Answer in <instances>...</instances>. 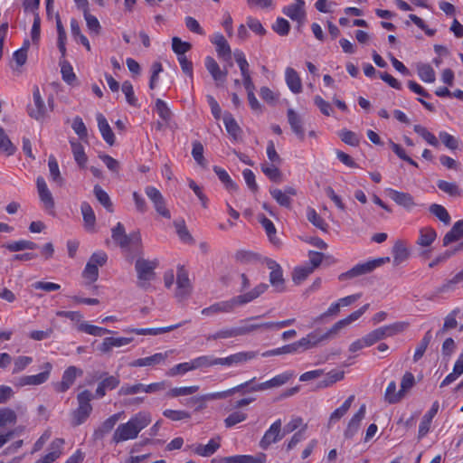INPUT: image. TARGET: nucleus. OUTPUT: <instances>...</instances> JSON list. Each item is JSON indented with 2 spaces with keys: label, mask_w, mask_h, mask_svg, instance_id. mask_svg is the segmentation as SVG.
<instances>
[{
  "label": "nucleus",
  "mask_w": 463,
  "mask_h": 463,
  "mask_svg": "<svg viewBox=\"0 0 463 463\" xmlns=\"http://www.w3.org/2000/svg\"><path fill=\"white\" fill-rule=\"evenodd\" d=\"M354 400V395L349 396L341 407L334 411L330 415L329 424L339 420L348 411Z\"/></svg>",
  "instance_id": "42"
},
{
  "label": "nucleus",
  "mask_w": 463,
  "mask_h": 463,
  "mask_svg": "<svg viewBox=\"0 0 463 463\" xmlns=\"http://www.w3.org/2000/svg\"><path fill=\"white\" fill-rule=\"evenodd\" d=\"M277 164H262L261 165V171L264 173V175L269 177L273 182H280L282 178V174L279 167L277 166Z\"/></svg>",
  "instance_id": "46"
},
{
  "label": "nucleus",
  "mask_w": 463,
  "mask_h": 463,
  "mask_svg": "<svg viewBox=\"0 0 463 463\" xmlns=\"http://www.w3.org/2000/svg\"><path fill=\"white\" fill-rule=\"evenodd\" d=\"M144 384L143 383H135V384H123L118 392V394L119 396H128V395H133L138 392H143Z\"/></svg>",
  "instance_id": "62"
},
{
  "label": "nucleus",
  "mask_w": 463,
  "mask_h": 463,
  "mask_svg": "<svg viewBox=\"0 0 463 463\" xmlns=\"http://www.w3.org/2000/svg\"><path fill=\"white\" fill-rule=\"evenodd\" d=\"M387 191L390 198L406 210L411 211L416 205L413 197L409 193L393 189H388Z\"/></svg>",
  "instance_id": "19"
},
{
  "label": "nucleus",
  "mask_w": 463,
  "mask_h": 463,
  "mask_svg": "<svg viewBox=\"0 0 463 463\" xmlns=\"http://www.w3.org/2000/svg\"><path fill=\"white\" fill-rule=\"evenodd\" d=\"M402 398L401 391L396 392L395 382H391L385 390L384 400L390 404H393L399 402Z\"/></svg>",
  "instance_id": "43"
},
{
  "label": "nucleus",
  "mask_w": 463,
  "mask_h": 463,
  "mask_svg": "<svg viewBox=\"0 0 463 463\" xmlns=\"http://www.w3.org/2000/svg\"><path fill=\"white\" fill-rule=\"evenodd\" d=\"M172 49L174 52L178 55V57L185 56L184 53L192 49V44L188 42L182 41L179 37L175 36L172 38Z\"/></svg>",
  "instance_id": "55"
},
{
  "label": "nucleus",
  "mask_w": 463,
  "mask_h": 463,
  "mask_svg": "<svg viewBox=\"0 0 463 463\" xmlns=\"http://www.w3.org/2000/svg\"><path fill=\"white\" fill-rule=\"evenodd\" d=\"M389 261H390L389 257H383V258L374 259V260H369L364 263H359V264L354 266L349 270L339 274L338 280H340V281L350 280L354 278L371 273L376 268H378Z\"/></svg>",
  "instance_id": "6"
},
{
  "label": "nucleus",
  "mask_w": 463,
  "mask_h": 463,
  "mask_svg": "<svg viewBox=\"0 0 463 463\" xmlns=\"http://www.w3.org/2000/svg\"><path fill=\"white\" fill-rule=\"evenodd\" d=\"M43 372L35 374V375H25L22 376L17 381V386L23 387L26 385H40L45 383L51 373L52 369V365L51 363L47 362L43 365Z\"/></svg>",
  "instance_id": "14"
},
{
  "label": "nucleus",
  "mask_w": 463,
  "mask_h": 463,
  "mask_svg": "<svg viewBox=\"0 0 463 463\" xmlns=\"http://www.w3.org/2000/svg\"><path fill=\"white\" fill-rule=\"evenodd\" d=\"M199 390L198 385L187 386V387H175L170 389L166 392V396L169 398H175L179 396L191 395Z\"/></svg>",
  "instance_id": "53"
},
{
  "label": "nucleus",
  "mask_w": 463,
  "mask_h": 463,
  "mask_svg": "<svg viewBox=\"0 0 463 463\" xmlns=\"http://www.w3.org/2000/svg\"><path fill=\"white\" fill-rule=\"evenodd\" d=\"M288 121L290 125L292 131L298 136L300 140H304L305 132L303 128V121L299 115H298L293 109H288L287 112Z\"/></svg>",
  "instance_id": "26"
},
{
  "label": "nucleus",
  "mask_w": 463,
  "mask_h": 463,
  "mask_svg": "<svg viewBox=\"0 0 463 463\" xmlns=\"http://www.w3.org/2000/svg\"><path fill=\"white\" fill-rule=\"evenodd\" d=\"M48 165L52 181L59 186H61L63 184V178L61 175L59 165L54 156H51L49 157Z\"/></svg>",
  "instance_id": "56"
},
{
  "label": "nucleus",
  "mask_w": 463,
  "mask_h": 463,
  "mask_svg": "<svg viewBox=\"0 0 463 463\" xmlns=\"http://www.w3.org/2000/svg\"><path fill=\"white\" fill-rule=\"evenodd\" d=\"M181 326H182V324H176V325H173V326H165V327L132 328V329H128L127 331L130 332V333H135V334L140 335H156L170 332L175 328H178Z\"/></svg>",
  "instance_id": "35"
},
{
  "label": "nucleus",
  "mask_w": 463,
  "mask_h": 463,
  "mask_svg": "<svg viewBox=\"0 0 463 463\" xmlns=\"http://www.w3.org/2000/svg\"><path fill=\"white\" fill-rule=\"evenodd\" d=\"M392 255L393 263L397 266L405 261L409 258L410 253L406 246L401 241H398L393 245Z\"/></svg>",
  "instance_id": "37"
},
{
  "label": "nucleus",
  "mask_w": 463,
  "mask_h": 463,
  "mask_svg": "<svg viewBox=\"0 0 463 463\" xmlns=\"http://www.w3.org/2000/svg\"><path fill=\"white\" fill-rule=\"evenodd\" d=\"M33 98V107H28L29 116L37 121H43L47 116V109L38 87H34Z\"/></svg>",
  "instance_id": "12"
},
{
  "label": "nucleus",
  "mask_w": 463,
  "mask_h": 463,
  "mask_svg": "<svg viewBox=\"0 0 463 463\" xmlns=\"http://www.w3.org/2000/svg\"><path fill=\"white\" fill-rule=\"evenodd\" d=\"M16 151L15 146L11 142L3 128L0 127V153L13 156Z\"/></svg>",
  "instance_id": "40"
},
{
  "label": "nucleus",
  "mask_w": 463,
  "mask_h": 463,
  "mask_svg": "<svg viewBox=\"0 0 463 463\" xmlns=\"http://www.w3.org/2000/svg\"><path fill=\"white\" fill-rule=\"evenodd\" d=\"M83 372L81 369L76 366H69L63 373L61 381L54 384V390L58 392H64L70 389V387L75 382L77 375H82Z\"/></svg>",
  "instance_id": "15"
},
{
  "label": "nucleus",
  "mask_w": 463,
  "mask_h": 463,
  "mask_svg": "<svg viewBox=\"0 0 463 463\" xmlns=\"http://www.w3.org/2000/svg\"><path fill=\"white\" fill-rule=\"evenodd\" d=\"M132 337H106L99 346V350L103 354H109L113 347H120L130 344Z\"/></svg>",
  "instance_id": "24"
},
{
  "label": "nucleus",
  "mask_w": 463,
  "mask_h": 463,
  "mask_svg": "<svg viewBox=\"0 0 463 463\" xmlns=\"http://www.w3.org/2000/svg\"><path fill=\"white\" fill-rule=\"evenodd\" d=\"M285 76L287 85L290 90L293 93H300L302 90V83L298 72L293 68L288 67L286 69Z\"/></svg>",
  "instance_id": "31"
},
{
  "label": "nucleus",
  "mask_w": 463,
  "mask_h": 463,
  "mask_svg": "<svg viewBox=\"0 0 463 463\" xmlns=\"http://www.w3.org/2000/svg\"><path fill=\"white\" fill-rule=\"evenodd\" d=\"M176 284V298H178L180 300L186 298L191 294L192 285L188 277V272L184 266L178 267Z\"/></svg>",
  "instance_id": "13"
},
{
  "label": "nucleus",
  "mask_w": 463,
  "mask_h": 463,
  "mask_svg": "<svg viewBox=\"0 0 463 463\" xmlns=\"http://www.w3.org/2000/svg\"><path fill=\"white\" fill-rule=\"evenodd\" d=\"M223 122L227 132L233 137V139L237 140L241 130L235 119L231 115H225Z\"/></svg>",
  "instance_id": "52"
},
{
  "label": "nucleus",
  "mask_w": 463,
  "mask_h": 463,
  "mask_svg": "<svg viewBox=\"0 0 463 463\" xmlns=\"http://www.w3.org/2000/svg\"><path fill=\"white\" fill-rule=\"evenodd\" d=\"M293 353H299L298 350V347L296 345V342L289 344V345H286L279 348H276L273 350L264 352L261 355L266 357V356L279 355V354H293Z\"/></svg>",
  "instance_id": "59"
},
{
  "label": "nucleus",
  "mask_w": 463,
  "mask_h": 463,
  "mask_svg": "<svg viewBox=\"0 0 463 463\" xmlns=\"http://www.w3.org/2000/svg\"><path fill=\"white\" fill-rule=\"evenodd\" d=\"M64 443L62 439H56L51 444L52 451L46 454L35 463H52L55 461L61 454V447Z\"/></svg>",
  "instance_id": "30"
},
{
  "label": "nucleus",
  "mask_w": 463,
  "mask_h": 463,
  "mask_svg": "<svg viewBox=\"0 0 463 463\" xmlns=\"http://www.w3.org/2000/svg\"><path fill=\"white\" fill-rule=\"evenodd\" d=\"M16 419V413L13 410L9 408L0 409V428L8 423H14Z\"/></svg>",
  "instance_id": "64"
},
{
  "label": "nucleus",
  "mask_w": 463,
  "mask_h": 463,
  "mask_svg": "<svg viewBox=\"0 0 463 463\" xmlns=\"http://www.w3.org/2000/svg\"><path fill=\"white\" fill-rule=\"evenodd\" d=\"M77 329L80 332H84L86 334H89V335H96V336H101L105 334H110L111 331L107 329V328H103V327H99V326H93V325H90V324H87L85 322L83 323H80V325H78L77 326Z\"/></svg>",
  "instance_id": "44"
},
{
  "label": "nucleus",
  "mask_w": 463,
  "mask_h": 463,
  "mask_svg": "<svg viewBox=\"0 0 463 463\" xmlns=\"http://www.w3.org/2000/svg\"><path fill=\"white\" fill-rule=\"evenodd\" d=\"M241 335L250 334L253 331L260 330L267 331L271 330V322L259 323V324H246L240 326Z\"/></svg>",
  "instance_id": "57"
},
{
  "label": "nucleus",
  "mask_w": 463,
  "mask_h": 463,
  "mask_svg": "<svg viewBox=\"0 0 463 463\" xmlns=\"http://www.w3.org/2000/svg\"><path fill=\"white\" fill-rule=\"evenodd\" d=\"M364 415L365 405L363 404L348 422L347 428L344 433L345 439H352L358 432L361 421L364 418Z\"/></svg>",
  "instance_id": "21"
},
{
  "label": "nucleus",
  "mask_w": 463,
  "mask_h": 463,
  "mask_svg": "<svg viewBox=\"0 0 463 463\" xmlns=\"http://www.w3.org/2000/svg\"><path fill=\"white\" fill-rule=\"evenodd\" d=\"M98 127L104 140L110 146L115 143L114 133L102 114L97 115Z\"/></svg>",
  "instance_id": "29"
},
{
  "label": "nucleus",
  "mask_w": 463,
  "mask_h": 463,
  "mask_svg": "<svg viewBox=\"0 0 463 463\" xmlns=\"http://www.w3.org/2000/svg\"><path fill=\"white\" fill-rule=\"evenodd\" d=\"M437 238V232L430 227H424L420 230V236L417 244L421 247H429Z\"/></svg>",
  "instance_id": "36"
},
{
  "label": "nucleus",
  "mask_w": 463,
  "mask_h": 463,
  "mask_svg": "<svg viewBox=\"0 0 463 463\" xmlns=\"http://www.w3.org/2000/svg\"><path fill=\"white\" fill-rule=\"evenodd\" d=\"M150 421L151 417L149 413L139 412L136 414L128 422L118 426L113 433L112 441L114 443H120L136 439L139 432L145 429Z\"/></svg>",
  "instance_id": "2"
},
{
  "label": "nucleus",
  "mask_w": 463,
  "mask_h": 463,
  "mask_svg": "<svg viewBox=\"0 0 463 463\" xmlns=\"http://www.w3.org/2000/svg\"><path fill=\"white\" fill-rule=\"evenodd\" d=\"M212 42L216 45V52L220 57H222L225 61L231 60L232 50L222 34H215Z\"/></svg>",
  "instance_id": "27"
},
{
  "label": "nucleus",
  "mask_w": 463,
  "mask_h": 463,
  "mask_svg": "<svg viewBox=\"0 0 463 463\" xmlns=\"http://www.w3.org/2000/svg\"><path fill=\"white\" fill-rule=\"evenodd\" d=\"M304 5V0H298V2L295 4L284 7L283 14L289 17L291 20L297 21L299 24H301L304 23L306 15Z\"/></svg>",
  "instance_id": "18"
},
{
  "label": "nucleus",
  "mask_w": 463,
  "mask_h": 463,
  "mask_svg": "<svg viewBox=\"0 0 463 463\" xmlns=\"http://www.w3.org/2000/svg\"><path fill=\"white\" fill-rule=\"evenodd\" d=\"M222 461L224 463H261L257 458L249 455L225 457Z\"/></svg>",
  "instance_id": "60"
},
{
  "label": "nucleus",
  "mask_w": 463,
  "mask_h": 463,
  "mask_svg": "<svg viewBox=\"0 0 463 463\" xmlns=\"http://www.w3.org/2000/svg\"><path fill=\"white\" fill-rule=\"evenodd\" d=\"M220 440L221 438L216 437L212 439L206 445L199 444L194 449V453L202 457H210L220 448Z\"/></svg>",
  "instance_id": "32"
},
{
  "label": "nucleus",
  "mask_w": 463,
  "mask_h": 463,
  "mask_svg": "<svg viewBox=\"0 0 463 463\" xmlns=\"http://www.w3.org/2000/svg\"><path fill=\"white\" fill-rule=\"evenodd\" d=\"M458 313L459 309L455 308L445 317L443 326L441 329L438 331L437 335H443L448 330L457 327L458 322L456 320V317Z\"/></svg>",
  "instance_id": "51"
},
{
  "label": "nucleus",
  "mask_w": 463,
  "mask_h": 463,
  "mask_svg": "<svg viewBox=\"0 0 463 463\" xmlns=\"http://www.w3.org/2000/svg\"><path fill=\"white\" fill-rule=\"evenodd\" d=\"M281 420H277L264 433L262 439L260 441V447L262 449H267L271 444L278 442L285 436L281 430Z\"/></svg>",
  "instance_id": "10"
},
{
  "label": "nucleus",
  "mask_w": 463,
  "mask_h": 463,
  "mask_svg": "<svg viewBox=\"0 0 463 463\" xmlns=\"http://www.w3.org/2000/svg\"><path fill=\"white\" fill-rule=\"evenodd\" d=\"M268 284L260 283L249 292L233 297L229 300L214 303L213 305L203 308L201 313L203 316L211 317L219 313L232 312L236 307L243 306L259 298L268 289Z\"/></svg>",
  "instance_id": "1"
},
{
  "label": "nucleus",
  "mask_w": 463,
  "mask_h": 463,
  "mask_svg": "<svg viewBox=\"0 0 463 463\" xmlns=\"http://www.w3.org/2000/svg\"><path fill=\"white\" fill-rule=\"evenodd\" d=\"M439 402H434L432 403L430 410L423 416V418L420 421V427H419V434H418L419 439L423 438L429 432L431 420L437 414V412L439 411Z\"/></svg>",
  "instance_id": "25"
},
{
  "label": "nucleus",
  "mask_w": 463,
  "mask_h": 463,
  "mask_svg": "<svg viewBox=\"0 0 463 463\" xmlns=\"http://www.w3.org/2000/svg\"><path fill=\"white\" fill-rule=\"evenodd\" d=\"M214 173L219 177L220 181L225 185L229 191H237L238 185L232 180L229 174L219 166L213 167Z\"/></svg>",
  "instance_id": "45"
},
{
  "label": "nucleus",
  "mask_w": 463,
  "mask_h": 463,
  "mask_svg": "<svg viewBox=\"0 0 463 463\" xmlns=\"http://www.w3.org/2000/svg\"><path fill=\"white\" fill-rule=\"evenodd\" d=\"M111 232L112 239L121 248H127L130 244H141V236L139 232L127 234L125 227L121 222H118L117 225L112 229Z\"/></svg>",
  "instance_id": "8"
},
{
  "label": "nucleus",
  "mask_w": 463,
  "mask_h": 463,
  "mask_svg": "<svg viewBox=\"0 0 463 463\" xmlns=\"http://www.w3.org/2000/svg\"><path fill=\"white\" fill-rule=\"evenodd\" d=\"M71 146L75 161L80 166L84 167L88 158L82 145L76 141H71Z\"/></svg>",
  "instance_id": "47"
},
{
  "label": "nucleus",
  "mask_w": 463,
  "mask_h": 463,
  "mask_svg": "<svg viewBox=\"0 0 463 463\" xmlns=\"http://www.w3.org/2000/svg\"><path fill=\"white\" fill-rule=\"evenodd\" d=\"M257 355H258V353L254 352V351L239 352V353L231 354L227 357L220 358V365L232 366L234 364L246 363L250 360L254 359Z\"/></svg>",
  "instance_id": "17"
},
{
  "label": "nucleus",
  "mask_w": 463,
  "mask_h": 463,
  "mask_svg": "<svg viewBox=\"0 0 463 463\" xmlns=\"http://www.w3.org/2000/svg\"><path fill=\"white\" fill-rule=\"evenodd\" d=\"M429 211L431 214L436 216L444 224L448 225L450 223V215L449 214L448 211L444 206L438 203H432L430 206Z\"/></svg>",
  "instance_id": "41"
},
{
  "label": "nucleus",
  "mask_w": 463,
  "mask_h": 463,
  "mask_svg": "<svg viewBox=\"0 0 463 463\" xmlns=\"http://www.w3.org/2000/svg\"><path fill=\"white\" fill-rule=\"evenodd\" d=\"M205 67L217 85L219 82H224L226 80L228 75L227 69L221 70L219 64L213 57L207 56L205 58Z\"/></svg>",
  "instance_id": "20"
},
{
  "label": "nucleus",
  "mask_w": 463,
  "mask_h": 463,
  "mask_svg": "<svg viewBox=\"0 0 463 463\" xmlns=\"http://www.w3.org/2000/svg\"><path fill=\"white\" fill-rule=\"evenodd\" d=\"M84 279L89 280V284L95 282L99 278V268L98 266L88 261L86 267L82 272Z\"/></svg>",
  "instance_id": "63"
},
{
  "label": "nucleus",
  "mask_w": 463,
  "mask_h": 463,
  "mask_svg": "<svg viewBox=\"0 0 463 463\" xmlns=\"http://www.w3.org/2000/svg\"><path fill=\"white\" fill-rule=\"evenodd\" d=\"M432 339L431 335V330H428L420 344L418 345L414 355H413V361L418 362L424 354L426 349L428 348V345H430V341Z\"/></svg>",
  "instance_id": "50"
},
{
  "label": "nucleus",
  "mask_w": 463,
  "mask_h": 463,
  "mask_svg": "<svg viewBox=\"0 0 463 463\" xmlns=\"http://www.w3.org/2000/svg\"><path fill=\"white\" fill-rule=\"evenodd\" d=\"M170 352L156 353L151 356L138 358L129 364L131 367L153 366L165 363Z\"/></svg>",
  "instance_id": "22"
},
{
  "label": "nucleus",
  "mask_w": 463,
  "mask_h": 463,
  "mask_svg": "<svg viewBox=\"0 0 463 463\" xmlns=\"http://www.w3.org/2000/svg\"><path fill=\"white\" fill-rule=\"evenodd\" d=\"M97 380H101L98 384V387L95 392V396L98 398L104 397L106 395L107 390H114L120 383L118 375H109L107 372H102L95 373L94 375L92 376V379L88 381V384L90 385Z\"/></svg>",
  "instance_id": "7"
},
{
  "label": "nucleus",
  "mask_w": 463,
  "mask_h": 463,
  "mask_svg": "<svg viewBox=\"0 0 463 463\" xmlns=\"http://www.w3.org/2000/svg\"><path fill=\"white\" fill-rule=\"evenodd\" d=\"M271 196L276 200V202L283 207L287 209H291V198L288 196L287 194L283 193V191L279 189H270Z\"/></svg>",
  "instance_id": "58"
},
{
  "label": "nucleus",
  "mask_w": 463,
  "mask_h": 463,
  "mask_svg": "<svg viewBox=\"0 0 463 463\" xmlns=\"http://www.w3.org/2000/svg\"><path fill=\"white\" fill-rule=\"evenodd\" d=\"M145 193L153 203L156 211L163 217L169 219L171 214L169 210L165 207V201L160 191L154 186H146Z\"/></svg>",
  "instance_id": "11"
},
{
  "label": "nucleus",
  "mask_w": 463,
  "mask_h": 463,
  "mask_svg": "<svg viewBox=\"0 0 463 463\" xmlns=\"http://www.w3.org/2000/svg\"><path fill=\"white\" fill-rule=\"evenodd\" d=\"M418 75L422 81L434 82L436 79L435 71L430 64L421 63L418 67Z\"/></svg>",
  "instance_id": "49"
},
{
  "label": "nucleus",
  "mask_w": 463,
  "mask_h": 463,
  "mask_svg": "<svg viewBox=\"0 0 463 463\" xmlns=\"http://www.w3.org/2000/svg\"><path fill=\"white\" fill-rule=\"evenodd\" d=\"M122 92L126 96L127 102L131 106H137V99L134 93V89L130 81L126 80L122 83Z\"/></svg>",
  "instance_id": "61"
},
{
  "label": "nucleus",
  "mask_w": 463,
  "mask_h": 463,
  "mask_svg": "<svg viewBox=\"0 0 463 463\" xmlns=\"http://www.w3.org/2000/svg\"><path fill=\"white\" fill-rule=\"evenodd\" d=\"M229 396H231V391L226 390V391H222V392H212V393H207L204 395L197 396L194 399H193L191 402H200V405L197 406V408H196V411H202L206 408L205 402L207 401L226 399Z\"/></svg>",
  "instance_id": "28"
},
{
  "label": "nucleus",
  "mask_w": 463,
  "mask_h": 463,
  "mask_svg": "<svg viewBox=\"0 0 463 463\" xmlns=\"http://www.w3.org/2000/svg\"><path fill=\"white\" fill-rule=\"evenodd\" d=\"M93 193L99 203L102 204L108 212L113 213V203L108 193L99 184L94 186Z\"/></svg>",
  "instance_id": "38"
},
{
  "label": "nucleus",
  "mask_w": 463,
  "mask_h": 463,
  "mask_svg": "<svg viewBox=\"0 0 463 463\" xmlns=\"http://www.w3.org/2000/svg\"><path fill=\"white\" fill-rule=\"evenodd\" d=\"M121 413H116L105 420L94 431L93 437L95 439H102L108 433H109L115 427L116 423L119 420Z\"/></svg>",
  "instance_id": "23"
},
{
  "label": "nucleus",
  "mask_w": 463,
  "mask_h": 463,
  "mask_svg": "<svg viewBox=\"0 0 463 463\" xmlns=\"http://www.w3.org/2000/svg\"><path fill=\"white\" fill-rule=\"evenodd\" d=\"M437 186L439 190L448 194L450 196L460 197L462 195V190L456 183L439 180L437 183Z\"/></svg>",
  "instance_id": "39"
},
{
  "label": "nucleus",
  "mask_w": 463,
  "mask_h": 463,
  "mask_svg": "<svg viewBox=\"0 0 463 463\" xmlns=\"http://www.w3.org/2000/svg\"><path fill=\"white\" fill-rule=\"evenodd\" d=\"M410 324L408 322H396L394 324L383 326L384 331V337L393 336L397 334H400L405 331L409 327Z\"/></svg>",
  "instance_id": "54"
},
{
  "label": "nucleus",
  "mask_w": 463,
  "mask_h": 463,
  "mask_svg": "<svg viewBox=\"0 0 463 463\" xmlns=\"http://www.w3.org/2000/svg\"><path fill=\"white\" fill-rule=\"evenodd\" d=\"M158 266V260H148L138 258L135 263V269L137 275V286L141 288H147L150 281L155 279V269Z\"/></svg>",
  "instance_id": "5"
},
{
  "label": "nucleus",
  "mask_w": 463,
  "mask_h": 463,
  "mask_svg": "<svg viewBox=\"0 0 463 463\" xmlns=\"http://www.w3.org/2000/svg\"><path fill=\"white\" fill-rule=\"evenodd\" d=\"M368 308L369 304L364 305L362 307L353 312L345 318L337 321L327 332L323 335H318L316 331L307 335L306 336L308 341H310L311 347H316L320 342L324 340L334 338L342 329L345 328L353 322L356 321L359 317H361Z\"/></svg>",
  "instance_id": "3"
},
{
  "label": "nucleus",
  "mask_w": 463,
  "mask_h": 463,
  "mask_svg": "<svg viewBox=\"0 0 463 463\" xmlns=\"http://www.w3.org/2000/svg\"><path fill=\"white\" fill-rule=\"evenodd\" d=\"M95 395L89 390H83L77 395L78 407L72 411V421L73 426H79L85 422L90 417L93 408L90 404L91 400Z\"/></svg>",
  "instance_id": "4"
},
{
  "label": "nucleus",
  "mask_w": 463,
  "mask_h": 463,
  "mask_svg": "<svg viewBox=\"0 0 463 463\" xmlns=\"http://www.w3.org/2000/svg\"><path fill=\"white\" fill-rule=\"evenodd\" d=\"M80 211L83 216L84 226L88 231H93L96 223V216L90 203L83 202L80 205Z\"/></svg>",
  "instance_id": "34"
},
{
  "label": "nucleus",
  "mask_w": 463,
  "mask_h": 463,
  "mask_svg": "<svg viewBox=\"0 0 463 463\" xmlns=\"http://www.w3.org/2000/svg\"><path fill=\"white\" fill-rule=\"evenodd\" d=\"M192 361L193 370L208 368L214 365H220V358L213 355H202Z\"/></svg>",
  "instance_id": "33"
},
{
  "label": "nucleus",
  "mask_w": 463,
  "mask_h": 463,
  "mask_svg": "<svg viewBox=\"0 0 463 463\" xmlns=\"http://www.w3.org/2000/svg\"><path fill=\"white\" fill-rule=\"evenodd\" d=\"M265 263L271 271L269 273V282L275 291L282 292L285 290V280L283 279L282 269L279 264L271 259H265Z\"/></svg>",
  "instance_id": "9"
},
{
  "label": "nucleus",
  "mask_w": 463,
  "mask_h": 463,
  "mask_svg": "<svg viewBox=\"0 0 463 463\" xmlns=\"http://www.w3.org/2000/svg\"><path fill=\"white\" fill-rule=\"evenodd\" d=\"M8 250L14 252V251H21L24 250H34L37 248V244L31 241H18L7 243L4 245Z\"/></svg>",
  "instance_id": "48"
},
{
  "label": "nucleus",
  "mask_w": 463,
  "mask_h": 463,
  "mask_svg": "<svg viewBox=\"0 0 463 463\" xmlns=\"http://www.w3.org/2000/svg\"><path fill=\"white\" fill-rule=\"evenodd\" d=\"M293 375H294L293 373H288V372L276 375L275 377H273L272 379H270L267 382H264V383H261L259 384H255V385H251V387L248 391L249 392H260V391H265L267 389L279 387V386L285 384L286 383H288L293 377Z\"/></svg>",
  "instance_id": "16"
}]
</instances>
